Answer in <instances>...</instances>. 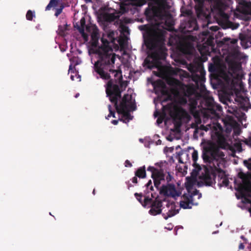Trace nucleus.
Returning <instances> with one entry per match:
<instances>
[{"instance_id": "35", "label": "nucleus", "mask_w": 251, "mask_h": 251, "mask_svg": "<svg viewBox=\"0 0 251 251\" xmlns=\"http://www.w3.org/2000/svg\"><path fill=\"white\" fill-rule=\"evenodd\" d=\"M114 31H111V32H110L108 34V37L111 40H115V38L114 37Z\"/></svg>"}, {"instance_id": "23", "label": "nucleus", "mask_w": 251, "mask_h": 251, "mask_svg": "<svg viewBox=\"0 0 251 251\" xmlns=\"http://www.w3.org/2000/svg\"><path fill=\"white\" fill-rule=\"evenodd\" d=\"M80 27L78 28V31L80 34L84 37L85 35V19L84 17H82L79 22Z\"/></svg>"}, {"instance_id": "17", "label": "nucleus", "mask_w": 251, "mask_h": 251, "mask_svg": "<svg viewBox=\"0 0 251 251\" xmlns=\"http://www.w3.org/2000/svg\"><path fill=\"white\" fill-rule=\"evenodd\" d=\"M136 199L143 205L147 206L151 204V199L145 198L142 194L135 193L134 194Z\"/></svg>"}, {"instance_id": "9", "label": "nucleus", "mask_w": 251, "mask_h": 251, "mask_svg": "<svg viewBox=\"0 0 251 251\" xmlns=\"http://www.w3.org/2000/svg\"><path fill=\"white\" fill-rule=\"evenodd\" d=\"M163 163L162 162L156 163L154 166H149L147 171L151 173V177L153 179L154 184L155 187H158L162 180H164L165 175L163 171L161 169Z\"/></svg>"}, {"instance_id": "61", "label": "nucleus", "mask_w": 251, "mask_h": 251, "mask_svg": "<svg viewBox=\"0 0 251 251\" xmlns=\"http://www.w3.org/2000/svg\"><path fill=\"white\" fill-rule=\"evenodd\" d=\"M250 87H251V85H250Z\"/></svg>"}, {"instance_id": "57", "label": "nucleus", "mask_w": 251, "mask_h": 251, "mask_svg": "<svg viewBox=\"0 0 251 251\" xmlns=\"http://www.w3.org/2000/svg\"><path fill=\"white\" fill-rule=\"evenodd\" d=\"M126 42H127V40H128V38H127V36H126Z\"/></svg>"}, {"instance_id": "43", "label": "nucleus", "mask_w": 251, "mask_h": 251, "mask_svg": "<svg viewBox=\"0 0 251 251\" xmlns=\"http://www.w3.org/2000/svg\"><path fill=\"white\" fill-rule=\"evenodd\" d=\"M245 5L247 7L251 8V2H246Z\"/></svg>"}, {"instance_id": "4", "label": "nucleus", "mask_w": 251, "mask_h": 251, "mask_svg": "<svg viewBox=\"0 0 251 251\" xmlns=\"http://www.w3.org/2000/svg\"><path fill=\"white\" fill-rule=\"evenodd\" d=\"M114 80L115 84L113 83V79H110L108 81L106 87V93L110 101L114 104L117 112L122 115V118L119 120L126 123V94L123 95L120 103L118 104V100L121 98L120 86L123 87L125 85V87H126V81H124L122 79V83L120 84L117 77L115 78L114 77Z\"/></svg>"}, {"instance_id": "32", "label": "nucleus", "mask_w": 251, "mask_h": 251, "mask_svg": "<svg viewBox=\"0 0 251 251\" xmlns=\"http://www.w3.org/2000/svg\"><path fill=\"white\" fill-rule=\"evenodd\" d=\"M166 179L168 182L172 181V180L173 179V176L171 173L168 172L167 175L166 176Z\"/></svg>"}, {"instance_id": "28", "label": "nucleus", "mask_w": 251, "mask_h": 251, "mask_svg": "<svg viewBox=\"0 0 251 251\" xmlns=\"http://www.w3.org/2000/svg\"><path fill=\"white\" fill-rule=\"evenodd\" d=\"M162 93L163 95H166L167 96V98L166 99H164L163 100H162V101L161 103H162V104H163V103L164 102L171 100V96L170 95H168L167 91L165 89H163L162 90Z\"/></svg>"}, {"instance_id": "5", "label": "nucleus", "mask_w": 251, "mask_h": 251, "mask_svg": "<svg viewBox=\"0 0 251 251\" xmlns=\"http://www.w3.org/2000/svg\"><path fill=\"white\" fill-rule=\"evenodd\" d=\"M208 153L210 154L214 161V165L216 168V171L218 174V177L220 178L219 184L220 187H226L228 185L229 180L226 176L224 171L221 169L225 166V154L218 148H213L209 150Z\"/></svg>"}, {"instance_id": "12", "label": "nucleus", "mask_w": 251, "mask_h": 251, "mask_svg": "<svg viewBox=\"0 0 251 251\" xmlns=\"http://www.w3.org/2000/svg\"><path fill=\"white\" fill-rule=\"evenodd\" d=\"M161 192L165 196L171 197L175 199L181 194V191L176 189L174 184L163 186L161 189Z\"/></svg>"}, {"instance_id": "7", "label": "nucleus", "mask_w": 251, "mask_h": 251, "mask_svg": "<svg viewBox=\"0 0 251 251\" xmlns=\"http://www.w3.org/2000/svg\"><path fill=\"white\" fill-rule=\"evenodd\" d=\"M163 108L169 113L170 116L174 120L178 121L179 123L187 115L186 111L176 103H169L166 106H163Z\"/></svg>"}, {"instance_id": "3", "label": "nucleus", "mask_w": 251, "mask_h": 251, "mask_svg": "<svg viewBox=\"0 0 251 251\" xmlns=\"http://www.w3.org/2000/svg\"><path fill=\"white\" fill-rule=\"evenodd\" d=\"M119 0V10H115L113 13H105L103 15L102 19L105 25L115 22L114 25L120 33L117 41L124 55H126V0Z\"/></svg>"}, {"instance_id": "53", "label": "nucleus", "mask_w": 251, "mask_h": 251, "mask_svg": "<svg viewBox=\"0 0 251 251\" xmlns=\"http://www.w3.org/2000/svg\"><path fill=\"white\" fill-rule=\"evenodd\" d=\"M71 77V79L72 80H74V76H73L72 75Z\"/></svg>"}, {"instance_id": "2", "label": "nucleus", "mask_w": 251, "mask_h": 251, "mask_svg": "<svg viewBox=\"0 0 251 251\" xmlns=\"http://www.w3.org/2000/svg\"><path fill=\"white\" fill-rule=\"evenodd\" d=\"M103 46L96 50L95 53L98 55L99 60L94 64V69L96 72L98 74L100 78L103 79L108 80L110 78V73H114V77H117L119 83H122V75L121 71H117L113 69V65L115 61V54L113 52V50L108 45H105L108 42L101 39Z\"/></svg>"}, {"instance_id": "51", "label": "nucleus", "mask_w": 251, "mask_h": 251, "mask_svg": "<svg viewBox=\"0 0 251 251\" xmlns=\"http://www.w3.org/2000/svg\"><path fill=\"white\" fill-rule=\"evenodd\" d=\"M78 96H79V94H78V93H77V94H76L75 95V98H77V97H78Z\"/></svg>"}, {"instance_id": "45", "label": "nucleus", "mask_w": 251, "mask_h": 251, "mask_svg": "<svg viewBox=\"0 0 251 251\" xmlns=\"http://www.w3.org/2000/svg\"><path fill=\"white\" fill-rule=\"evenodd\" d=\"M210 29H213V30H218V26H211V27H210Z\"/></svg>"}, {"instance_id": "26", "label": "nucleus", "mask_w": 251, "mask_h": 251, "mask_svg": "<svg viewBox=\"0 0 251 251\" xmlns=\"http://www.w3.org/2000/svg\"><path fill=\"white\" fill-rule=\"evenodd\" d=\"M35 17L34 12L28 10L26 14V19L28 21H32L33 17Z\"/></svg>"}, {"instance_id": "30", "label": "nucleus", "mask_w": 251, "mask_h": 251, "mask_svg": "<svg viewBox=\"0 0 251 251\" xmlns=\"http://www.w3.org/2000/svg\"><path fill=\"white\" fill-rule=\"evenodd\" d=\"M192 160L194 163H196L198 158V153L196 150H194L192 153Z\"/></svg>"}, {"instance_id": "58", "label": "nucleus", "mask_w": 251, "mask_h": 251, "mask_svg": "<svg viewBox=\"0 0 251 251\" xmlns=\"http://www.w3.org/2000/svg\"><path fill=\"white\" fill-rule=\"evenodd\" d=\"M157 123H159V119H158V120H157Z\"/></svg>"}, {"instance_id": "50", "label": "nucleus", "mask_w": 251, "mask_h": 251, "mask_svg": "<svg viewBox=\"0 0 251 251\" xmlns=\"http://www.w3.org/2000/svg\"><path fill=\"white\" fill-rule=\"evenodd\" d=\"M240 249L242 248L243 249V245H242V244H241L240 245V247H239Z\"/></svg>"}, {"instance_id": "46", "label": "nucleus", "mask_w": 251, "mask_h": 251, "mask_svg": "<svg viewBox=\"0 0 251 251\" xmlns=\"http://www.w3.org/2000/svg\"><path fill=\"white\" fill-rule=\"evenodd\" d=\"M173 226L172 225L170 224L169 225V226L168 227H166V228L169 229V230H171L172 228H173Z\"/></svg>"}, {"instance_id": "13", "label": "nucleus", "mask_w": 251, "mask_h": 251, "mask_svg": "<svg viewBox=\"0 0 251 251\" xmlns=\"http://www.w3.org/2000/svg\"><path fill=\"white\" fill-rule=\"evenodd\" d=\"M180 28L184 33H190L193 31L197 30L199 27L196 20L191 19L181 23Z\"/></svg>"}, {"instance_id": "22", "label": "nucleus", "mask_w": 251, "mask_h": 251, "mask_svg": "<svg viewBox=\"0 0 251 251\" xmlns=\"http://www.w3.org/2000/svg\"><path fill=\"white\" fill-rule=\"evenodd\" d=\"M146 175V170L145 167L144 166L138 168L135 172L136 176H137L139 178H144L145 177Z\"/></svg>"}, {"instance_id": "27", "label": "nucleus", "mask_w": 251, "mask_h": 251, "mask_svg": "<svg viewBox=\"0 0 251 251\" xmlns=\"http://www.w3.org/2000/svg\"><path fill=\"white\" fill-rule=\"evenodd\" d=\"M67 25L64 26L59 25L58 29V34L61 36H64L67 30Z\"/></svg>"}, {"instance_id": "48", "label": "nucleus", "mask_w": 251, "mask_h": 251, "mask_svg": "<svg viewBox=\"0 0 251 251\" xmlns=\"http://www.w3.org/2000/svg\"><path fill=\"white\" fill-rule=\"evenodd\" d=\"M85 0L86 3L91 2L92 1V0Z\"/></svg>"}, {"instance_id": "49", "label": "nucleus", "mask_w": 251, "mask_h": 251, "mask_svg": "<svg viewBox=\"0 0 251 251\" xmlns=\"http://www.w3.org/2000/svg\"><path fill=\"white\" fill-rule=\"evenodd\" d=\"M72 69V65L71 64L69 66V71Z\"/></svg>"}, {"instance_id": "40", "label": "nucleus", "mask_w": 251, "mask_h": 251, "mask_svg": "<svg viewBox=\"0 0 251 251\" xmlns=\"http://www.w3.org/2000/svg\"><path fill=\"white\" fill-rule=\"evenodd\" d=\"M118 122H119L118 120H114L111 121V123L114 125H117Z\"/></svg>"}, {"instance_id": "52", "label": "nucleus", "mask_w": 251, "mask_h": 251, "mask_svg": "<svg viewBox=\"0 0 251 251\" xmlns=\"http://www.w3.org/2000/svg\"><path fill=\"white\" fill-rule=\"evenodd\" d=\"M93 193L94 195L95 194V189L93 190Z\"/></svg>"}, {"instance_id": "8", "label": "nucleus", "mask_w": 251, "mask_h": 251, "mask_svg": "<svg viewBox=\"0 0 251 251\" xmlns=\"http://www.w3.org/2000/svg\"><path fill=\"white\" fill-rule=\"evenodd\" d=\"M157 5L151 6L149 4L150 8H147L145 11L147 16L151 18H161L163 15V12L166 8V0H153Z\"/></svg>"}, {"instance_id": "20", "label": "nucleus", "mask_w": 251, "mask_h": 251, "mask_svg": "<svg viewBox=\"0 0 251 251\" xmlns=\"http://www.w3.org/2000/svg\"><path fill=\"white\" fill-rule=\"evenodd\" d=\"M230 43L232 46V48L230 49L229 53L234 57H237L239 55V47L237 46V40L232 39L230 41Z\"/></svg>"}, {"instance_id": "55", "label": "nucleus", "mask_w": 251, "mask_h": 251, "mask_svg": "<svg viewBox=\"0 0 251 251\" xmlns=\"http://www.w3.org/2000/svg\"><path fill=\"white\" fill-rule=\"evenodd\" d=\"M61 51H65V50H64V49H61Z\"/></svg>"}, {"instance_id": "47", "label": "nucleus", "mask_w": 251, "mask_h": 251, "mask_svg": "<svg viewBox=\"0 0 251 251\" xmlns=\"http://www.w3.org/2000/svg\"><path fill=\"white\" fill-rule=\"evenodd\" d=\"M158 114H159V113H158V112H157V111H156L154 112V116H155V117H156L158 116Z\"/></svg>"}, {"instance_id": "19", "label": "nucleus", "mask_w": 251, "mask_h": 251, "mask_svg": "<svg viewBox=\"0 0 251 251\" xmlns=\"http://www.w3.org/2000/svg\"><path fill=\"white\" fill-rule=\"evenodd\" d=\"M240 39L243 48L246 49L251 46V35L250 36L246 35L240 36Z\"/></svg>"}, {"instance_id": "37", "label": "nucleus", "mask_w": 251, "mask_h": 251, "mask_svg": "<svg viewBox=\"0 0 251 251\" xmlns=\"http://www.w3.org/2000/svg\"><path fill=\"white\" fill-rule=\"evenodd\" d=\"M152 184V182H151V180H150L147 183V184H146V186L147 187V188L148 189H150L151 190H152V186L151 185Z\"/></svg>"}, {"instance_id": "24", "label": "nucleus", "mask_w": 251, "mask_h": 251, "mask_svg": "<svg viewBox=\"0 0 251 251\" xmlns=\"http://www.w3.org/2000/svg\"><path fill=\"white\" fill-rule=\"evenodd\" d=\"M61 1V0H50L49 4L45 8V10L49 11L52 7H56Z\"/></svg>"}, {"instance_id": "59", "label": "nucleus", "mask_w": 251, "mask_h": 251, "mask_svg": "<svg viewBox=\"0 0 251 251\" xmlns=\"http://www.w3.org/2000/svg\"><path fill=\"white\" fill-rule=\"evenodd\" d=\"M123 66L125 67V64L124 63H123Z\"/></svg>"}, {"instance_id": "42", "label": "nucleus", "mask_w": 251, "mask_h": 251, "mask_svg": "<svg viewBox=\"0 0 251 251\" xmlns=\"http://www.w3.org/2000/svg\"><path fill=\"white\" fill-rule=\"evenodd\" d=\"M65 6H64V4L63 3H61L60 5H59V9H61V10L62 11H63V9L64 8Z\"/></svg>"}, {"instance_id": "36", "label": "nucleus", "mask_w": 251, "mask_h": 251, "mask_svg": "<svg viewBox=\"0 0 251 251\" xmlns=\"http://www.w3.org/2000/svg\"><path fill=\"white\" fill-rule=\"evenodd\" d=\"M62 12V11L61 10V9H59V8H56L54 13V16L57 17Z\"/></svg>"}, {"instance_id": "56", "label": "nucleus", "mask_w": 251, "mask_h": 251, "mask_svg": "<svg viewBox=\"0 0 251 251\" xmlns=\"http://www.w3.org/2000/svg\"><path fill=\"white\" fill-rule=\"evenodd\" d=\"M126 34L128 33V29H127V28L126 27Z\"/></svg>"}, {"instance_id": "14", "label": "nucleus", "mask_w": 251, "mask_h": 251, "mask_svg": "<svg viewBox=\"0 0 251 251\" xmlns=\"http://www.w3.org/2000/svg\"><path fill=\"white\" fill-rule=\"evenodd\" d=\"M182 200L180 201V206L184 209L191 208L194 205L193 201V196L190 194H184L182 197Z\"/></svg>"}, {"instance_id": "38", "label": "nucleus", "mask_w": 251, "mask_h": 251, "mask_svg": "<svg viewBox=\"0 0 251 251\" xmlns=\"http://www.w3.org/2000/svg\"><path fill=\"white\" fill-rule=\"evenodd\" d=\"M156 83L160 85L162 88H164L165 85L164 82L161 81V80L156 81Z\"/></svg>"}, {"instance_id": "31", "label": "nucleus", "mask_w": 251, "mask_h": 251, "mask_svg": "<svg viewBox=\"0 0 251 251\" xmlns=\"http://www.w3.org/2000/svg\"><path fill=\"white\" fill-rule=\"evenodd\" d=\"M135 0L137 1V2L136 3V5L137 6H142L143 5L146 4L148 0Z\"/></svg>"}, {"instance_id": "44", "label": "nucleus", "mask_w": 251, "mask_h": 251, "mask_svg": "<svg viewBox=\"0 0 251 251\" xmlns=\"http://www.w3.org/2000/svg\"><path fill=\"white\" fill-rule=\"evenodd\" d=\"M78 27H80V24L78 23H76L75 25H74V27L78 30Z\"/></svg>"}, {"instance_id": "33", "label": "nucleus", "mask_w": 251, "mask_h": 251, "mask_svg": "<svg viewBox=\"0 0 251 251\" xmlns=\"http://www.w3.org/2000/svg\"><path fill=\"white\" fill-rule=\"evenodd\" d=\"M235 100L237 101V102H241L242 101H246V100H247V98H244V97H239L237 95L236 96V99H235Z\"/></svg>"}, {"instance_id": "15", "label": "nucleus", "mask_w": 251, "mask_h": 251, "mask_svg": "<svg viewBox=\"0 0 251 251\" xmlns=\"http://www.w3.org/2000/svg\"><path fill=\"white\" fill-rule=\"evenodd\" d=\"M162 206V202L159 201H155L151 205V208L149 211L151 214L152 215H156L161 213L162 211L164 212L165 207L161 208Z\"/></svg>"}, {"instance_id": "25", "label": "nucleus", "mask_w": 251, "mask_h": 251, "mask_svg": "<svg viewBox=\"0 0 251 251\" xmlns=\"http://www.w3.org/2000/svg\"><path fill=\"white\" fill-rule=\"evenodd\" d=\"M91 38L93 41V45L94 46L96 45V44L98 43L99 38V35L98 32L96 31H94L91 35Z\"/></svg>"}, {"instance_id": "1", "label": "nucleus", "mask_w": 251, "mask_h": 251, "mask_svg": "<svg viewBox=\"0 0 251 251\" xmlns=\"http://www.w3.org/2000/svg\"><path fill=\"white\" fill-rule=\"evenodd\" d=\"M164 34L158 28H151L147 31L146 43L152 51L145 60V66L148 68L158 69V76L166 78L168 85L173 87L172 93L178 104L184 105L187 98L190 99L189 110L196 121L201 122V117L217 119L222 111V106L214 102L210 93L205 90V72L199 63H191L187 65V69L192 73L179 68L162 66L160 60H164L167 50L164 45Z\"/></svg>"}, {"instance_id": "41", "label": "nucleus", "mask_w": 251, "mask_h": 251, "mask_svg": "<svg viewBox=\"0 0 251 251\" xmlns=\"http://www.w3.org/2000/svg\"><path fill=\"white\" fill-rule=\"evenodd\" d=\"M132 166V164L129 161L126 160V167H130Z\"/></svg>"}, {"instance_id": "39", "label": "nucleus", "mask_w": 251, "mask_h": 251, "mask_svg": "<svg viewBox=\"0 0 251 251\" xmlns=\"http://www.w3.org/2000/svg\"><path fill=\"white\" fill-rule=\"evenodd\" d=\"M132 182L136 184L137 183V178L136 177V176H134L131 179Z\"/></svg>"}, {"instance_id": "6", "label": "nucleus", "mask_w": 251, "mask_h": 251, "mask_svg": "<svg viewBox=\"0 0 251 251\" xmlns=\"http://www.w3.org/2000/svg\"><path fill=\"white\" fill-rule=\"evenodd\" d=\"M201 128L206 131L210 130L212 140L217 142L220 145L225 144L226 139L223 134V128L219 123H213L212 124H208L206 126L202 125L201 126Z\"/></svg>"}, {"instance_id": "16", "label": "nucleus", "mask_w": 251, "mask_h": 251, "mask_svg": "<svg viewBox=\"0 0 251 251\" xmlns=\"http://www.w3.org/2000/svg\"><path fill=\"white\" fill-rule=\"evenodd\" d=\"M178 213V210L176 209V205L175 203H167L166 204V207L164 210L163 214H167V216L164 217V218L167 219L168 217L174 216Z\"/></svg>"}, {"instance_id": "11", "label": "nucleus", "mask_w": 251, "mask_h": 251, "mask_svg": "<svg viewBox=\"0 0 251 251\" xmlns=\"http://www.w3.org/2000/svg\"><path fill=\"white\" fill-rule=\"evenodd\" d=\"M189 42L184 41L179 43L177 46L178 50L184 54H190L193 50V46L190 42H196L197 37L196 36L189 35L187 36Z\"/></svg>"}, {"instance_id": "34", "label": "nucleus", "mask_w": 251, "mask_h": 251, "mask_svg": "<svg viewBox=\"0 0 251 251\" xmlns=\"http://www.w3.org/2000/svg\"><path fill=\"white\" fill-rule=\"evenodd\" d=\"M244 164L249 170H251V160L249 161L245 160Z\"/></svg>"}, {"instance_id": "60", "label": "nucleus", "mask_w": 251, "mask_h": 251, "mask_svg": "<svg viewBox=\"0 0 251 251\" xmlns=\"http://www.w3.org/2000/svg\"><path fill=\"white\" fill-rule=\"evenodd\" d=\"M250 139H251V136L250 137Z\"/></svg>"}, {"instance_id": "54", "label": "nucleus", "mask_w": 251, "mask_h": 251, "mask_svg": "<svg viewBox=\"0 0 251 251\" xmlns=\"http://www.w3.org/2000/svg\"><path fill=\"white\" fill-rule=\"evenodd\" d=\"M61 51H65V50H64V49H61Z\"/></svg>"}, {"instance_id": "29", "label": "nucleus", "mask_w": 251, "mask_h": 251, "mask_svg": "<svg viewBox=\"0 0 251 251\" xmlns=\"http://www.w3.org/2000/svg\"><path fill=\"white\" fill-rule=\"evenodd\" d=\"M108 107L109 111V114L107 115V117H106V119H109V118L111 116H112L114 118H115V112L114 110H112L111 106L110 105H108Z\"/></svg>"}, {"instance_id": "18", "label": "nucleus", "mask_w": 251, "mask_h": 251, "mask_svg": "<svg viewBox=\"0 0 251 251\" xmlns=\"http://www.w3.org/2000/svg\"><path fill=\"white\" fill-rule=\"evenodd\" d=\"M214 63H210L208 67V70L211 73L217 72L218 68L220 66V60L218 57L213 58Z\"/></svg>"}, {"instance_id": "10", "label": "nucleus", "mask_w": 251, "mask_h": 251, "mask_svg": "<svg viewBox=\"0 0 251 251\" xmlns=\"http://www.w3.org/2000/svg\"><path fill=\"white\" fill-rule=\"evenodd\" d=\"M126 92V122H128L133 118L130 112L135 110L136 105L135 100V94L133 93V90L129 88Z\"/></svg>"}, {"instance_id": "21", "label": "nucleus", "mask_w": 251, "mask_h": 251, "mask_svg": "<svg viewBox=\"0 0 251 251\" xmlns=\"http://www.w3.org/2000/svg\"><path fill=\"white\" fill-rule=\"evenodd\" d=\"M238 191L242 194V197H244L245 195L244 192L251 191V186L248 184H244L239 187Z\"/></svg>"}]
</instances>
